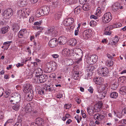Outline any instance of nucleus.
I'll list each match as a JSON object with an SVG mask.
<instances>
[{"label": "nucleus", "mask_w": 126, "mask_h": 126, "mask_svg": "<svg viewBox=\"0 0 126 126\" xmlns=\"http://www.w3.org/2000/svg\"><path fill=\"white\" fill-rule=\"evenodd\" d=\"M98 57L96 55L94 54L90 56H88L86 57V61L89 64H94L97 61Z\"/></svg>", "instance_id": "f257e3e1"}, {"label": "nucleus", "mask_w": 126, "mask_h": 126, "mask_svg": "<svg viewBox=\"0 0 126 126\" xmlns=\"http://www.w3.org/2000/svg\"><path fill=\"white\" fill-rule=\"evenodd\" d=\"M11 98H13L11 99L10 98V101L11 102H14L15 103H17L19 102L21 99V96L18 93L15 92L11 95Z\"/></svg>", "instance_id": "f03ea898"}, {"label": "nucleus", "mask_w": 126, "mask_h": 126, "mask_svg": "<svg viewBox=\"0 0 126 126\" xmlns=\"http://www.w3.org/2000/svg\"><path fill=\"white\" fill-rule=\"evenodd\" d=\"M98 71V73L99 75L100 76H107L109 73L108 69L106 67H102L99 69Z\"/></svg>", "instance_id": "7ed1b4c3"}, {"label": "nucleus", "mask_w": 126, "mask_h": 126, "mask_svg": "<svg viewBox=\"0 0 126 126\" xmlns=\"http://www.w3.org/2000/svg\"><path fill=\"white\" fill-rule=\"evenodd\" d=\"M111 18V13L110 12L107 13L103 16L102 18V21L104 23H108L110 21Z\"/></svg>", "instance_id": "20e7f679"}, {"label": "nucleus", "mask_w": 126, "mask_h": 126, "mask_svg": "<svg viewBox=\"0 0 126 126\" xmlns=\"http://www.w3.org/2000/svg\"><path fill=\"white\" fill-rule=\"evenodd\" d=\"M74 21V19L72 18H68L65 19L63 22L64 25L66 26H69L73 24Z\"/></svg>", "instance_id": "39448f33"}, {"label": "nucleus", "mask_w": 126, "mask_h": 126, "mask_svg": "<svg viewBox=\"0 0 126 126\" xmlns=\"http://www.w3.org/2000/svg\"><path fill=\"white\" fill-rule=\"evenodd\" d=\"M13 11L12 9L9 8L5 10L4 12L3 16L5 18H9L13 14Z\"/></svg>", "instance_id": "423d86ee"}, {"label": "nucleus", "mask_w": 126, "mask_h": 126, "mask_svg": "<svg viewBox=\"0 0 126 126\" xmlns=\"http://www.w3.org/2000/svg\"><path fill=\"white\" fill-rule=\"evenodd\" d=\"M58 42V41L57 39L54 38L49 41V45L51 47H55L57 45Z\"/></svg>", "instance_id": "0eeeda50"}, {"label": "nucleus", "mask_w": 126, "mask_h": 126, "mask_svg": "<svg viewBox=\"0 0 126 126\" xmlns=\"http://www.w3.org/2000/svg\"><path fill=\"white\" fill-rule=\"evenodd\" d=\"M32 87L29 83H26L24 86L23 91L24 93L33 91L32 89Z\"/></svg>", "instance_id": "6e6552de"}, {"label": "nucleus", "mask_w": 126, "mask_h": 126, "mask_svg": "<svg viewBox=\"0 0 126 126\" xmlns=\"http://www.w3.org/2000/svg\"><path fill=\"white\" fill-rule=\"evenodd\" d=\"M25 97L27 101H30L32 100L33 95V91L32 92H29L25 93Z\"/></svg>", "instance_id": "1a4fd4ad"}, {"label": "nucleus", "mask_w": 126, "mask_h": 126, "mask_svg": "<svg viewBox=\"0 0 126 126\" xmlns=\"http://www.w3.org/2000/svg\"><path fill=\"white\" fill-rule=\"evenodd\" d=\"M105 116L104 115L97 113L94 115V119L99 121H102L104 118Z\"/></svg>", "instance_id": "9d476101"}, {"label": "nucleus", "mask_w": 126, "mask_h": 126, "mask_svg": "<svg viewBox=\"0 0 126 126\" xmlns=\"http://www.w3.org/2000/svg\"><path fill=\"white\" fill-rule=\"evenodd\" d=\"M103 103L101 102H99L94 106V109L97 112L99 111L101 109L103 106Z\"/></svg>", "instance_id": "9b49d317"}, {"label": "nucleus", "mask_w": 126, "mask_h": 126, "mask_svg": "<svg viewBox=\"0 0 126 126\" xmlns=\"http://www.w3.org/2000/svg\"><path fill=\"white\" fill-rule=\"evenodd\" d=\"M91 31V30H86L83 32L82 36L84 38L88 39L90 37Z\"/></svg>", "instance_id": "f8f14e48"}, {"label": "nucleus", "mask_w": 126, "mask_h": 126, "mask_svg": "<svg viewBox=\"0 0 126 126\" xmlns=\"http://www.w3.org/2000/svg\"><path fill=\"white\" fill-rule=\"evenodd\" d=\"M24 109L25 111L27 113H30L33 110V109L31 106V104H26Z\"/></svg>", "instance_id": "ddd939ff"}, {"label": "nucleus", "mask_w": 126, "mask_h": 126, "mask_svg": "<svg viewBox=\"0 0 126 126\" xmlns=\"http://www.w3.org/2000/svg\"><path fill=\"white\" fill-rule=\"evenodd\" d=\"M60 45H62L65 44L67 40L66 38L64 36H62L59 37L58 40Z\"/></svg>", "instance_id": "4468645a"}, {"label": "nucleus", "mask_w": 126, "mask_h": 126, "mask_svg": "<svg viewBox=\"0 0 126 126\" xmlns=\"http://www.w3.org/2000/svg\"><path fill=\"white\" fill-rule=\"evenodd\" d=\"M95 83L97 84H100L103 83L104 79L100 77H97L94 79Z\"/></svg>", "instance_id": "2eb2a0df"}, {"label": "nucleus", "mask_w": 126, "mask_h": 126, "mask_svg": "<svg viewBox=\"0 0 126 126\" xmlns=\"http://www.w3.org/2000/svg\"><path fill=\"white\" fill-rule=\"evenodd\" d=\"M39 75V78L40 79L41 83L45 82L47 80V77L46 75Z\"/></svg>", "instance_id": "dca6fc26"}, {"label": "nucleus", "mask_w": 126, "mask_h": 126, "mask_svg": "<svg viewBox=\"0 0 126 126\" xmlns=\"http://www.w3.org/2000/svg\"><path fill=\"white\" fill-rule=\"evenodd\" d=\"M88 113L90 115H92L94 114V107L93 106H90L87 108Z\"/></svg>", "instance_id": "f3484780"}, {"label": "nucleus", "mask_w": 126, "mask_h": 126, "mask_svg": "<svg viewBox=\"0 0 126 126\" xmlns=\"http://www.w3.org/2000/svg\"><path fill=\"white\" fill-rule=\"evenodd\" d=\"M24 10V9H22L18 11L17 13L18 16L20 18L22 16H25V14Z\"/></svg>", "instance_id": "a211bd4d"}, {"label": "nucleus", "mask_w": 126, "mask_h": 126, "mask_svg": "<svg viewBox=\"0 0 126 126\" xmlns=\"http://www.w3.org/2000/svg\"><path fill=\"white\" fill-rule=\"evenodd\" d=\"M111 89L113 90H115L118 87L117 83L115 80H114L111 82Z\"/></svg>", "instance_id": "6ab92c4d"}, {"label": "nucleus", "mask_w": 126, "mask_h": 126, "mask_svg": "<svg viewBox=\"0 0 126 126\" xmlns=\"http://www.w3.org/2000/svg\"><path fill=\"white\" fill-rule=\"evenodd\" d=\"M79 72L78 71H74L72 76V78L75 79H78L79 78Z\"/></svg>", "instance_id": "aec40b11"}, {"label": "nucleus", "mask_w": 126, "mask_h": 126, "mask_svg": "<svg viewBox=\"0 0 126 126\" xmlns=\"http://www.w3.org/2000/svg\"><path fill=\"white\" fill-rule=\"evenodd\" d=\"M41 8L45 15L47 14L48 13L49 11V8L48 7L45 6L42 7Z\"/></svg>", "instance_id": "412c9836"}, {"label": "nucleus", "mask_w": 126, "mask_h": 126, "mask_svg": "<svg viewBox=\"0 0 126 126\" xmlns=\"http://www.w3.org/2000/svg\"><path fill=\"white\" fill-rule=\"evenodd\" d=\"M46 92H51L53 90V87L51 85H47L46 87H44Z\"/></svg>", "instance_id": "4be33fe9"}, {"label": "nucleus", "mask_w": 126, "mask_h": 126, "mask_svg": "<svg viewBox=\"0 0 126 126\" xmlns=\"http://www.w3.org/2000/svg\"><path fill=\"white\" fill-rule=\"evenodd\" d=\"M107 92L106 91H105L103 93H99V95H97L98 97L101 99L104 98L106 95Z\"/></svg>", "instance_id": "5701e85b"}, {"label": "nucleus", "mask_w": 126, "mask_h": 126, "mask_svg": "<svg viewBox=\"0 0 126 126\" xmlns=\"http://www.w3.org/2000/svg\"><path fill=\"white\" fill-rule=\"evenodd\" d=\"M76 51V53L77 54V56L78 55L80 57L82 58L83 55V52L81 49L79 48L76 49L75 50Z\"/></svg>", "instance_id": "b1692460"}, {"label": "nucleus", "mask_w": 126, "mask_h": 126, "mask_svg": "<svg viewBox=\"0 0 126 126\" xmlns=\"http://www.w3.org/2000/svg\"><path fill=\"white\" fill-rule=\"evenodd\" d=\"M62 13L61 12H58L55 14L54 16V18L55 20H58L61 18Z\"/></svg>", "instance_id": "393cba45"}, {"label": "nucleus", "mask_w": 126, "mask_h": 126, "mask_svg": "<svg viewBox=\"0 0 126 126\" xmlns=\"http://www.w3.org/2000/svg\"><path fill=\"white\" fill-rule=\"evenodd\" d=\"M27 32L26 29H22L19 32L18 34L19 37L21 38L22 37L23 35Z\"/></svg>", "instance_id": "a878e982"}, {"label": "nucleus", "mask_w": 126, "mask_h": 126, "mask_svg": "<svg viewBox=\"0 0 126 126\" xmlns=\"http://www.w3.org/2000/svg\"><path fill=\"white\" fill-rule=\"evenodd\" d=\"M12 42V41H7L4 42L3 44L4 47V49H7Z\"/></svg>", "instance_id": "bb28decb"}, {"label": "nucleus", "mask_w": 126, "mask_h": 126, "mask_svg": "<svg viewBox=\"0 0 126 126\" xmlns=\"http://www.w3.org/2000/svg\"><path fill=\"white\" fill-rule=\"evenodd\" d=\"M120 92L122 94H126V87L123 86L121 87L120 89Z\"/></svg>", "instance_id": "cd10ccee"}, {"label": "nucleus", "mask_w": 126, "mask_h": 126, "mask_svg": "<svg viewBox=\"0 0 126 126\" xmlns=\"http://www.w3.org/2000/svg\"><path fill=\"white\" fill-rule=\"evenodd\" d=\"M107 86L108 85L106 84H103L101 85V87L99 89V90H100V92H102L104 91V92L105 91H107L106 88Z\"/></svg>", "instance_id": "c85d7f7f"}, {"label": "nucleus", "mask_w": 126, "mask_h": 126, "mask_svg": "<svg viewBox=\"0 0 126 126\" xmlns=\"http://www.w3.org/2000/svg\"><path fill=\"white\" fill-rule=\"evenodd\" d=\"M19 28L18 25L17 24H14L13 26L12 30L15 32H16L18 31L19 29Z\"/></svg>", "instance_id": "c756f323"}, {"label": "nucleus", "mask_w": 126, "mask_h": 126, "mask_svg": "<svg viewBox=\"0 0 126 126\" xmlns=\"http://www.w3.org/2000/svg\"><path fill=\"white\" fill-rule=\"evenodd\" d=\"M118 96V93L116 92H111L110 95V97L112 98H116Z\"/></svg>", "instance_id": "7c9ffc66"}, {"label": "nucleus", "mask_w": 126, "mask_h": 126, "mask_svg": "<svg viewBox=\"0 0 126 126\" xmlns=\"http://www.w3.org/2000/svg\"><path fill=\"white\" fill-rule=\"evenodd\" d=\"M69 41L70 45H71L72 46H75L77 43V41L74 38H72Z\"/></svg>", "instance_id": "2f4dec72"}, {"label": "nucleus", "mask_w": 126, "mask_h": 126, "mask_svg": "<svg viewBox=\"0 0 126 126\" xmlns=\"http://www.w3.org/2000/svg\"><path fill=\"white\" fill-rule=\"evenodd\" d=\"M8 31V27H5L1 29L0 32L2 34H5Z\"/></svg>", "instance_id": "473e14b6"}, {"label": "nucleus", "mask_w": 126, "mask_h": 126, "mask_svg": "<svg viewBox=\"0 0 126 126\" xmlns=\"http://www.w3.org/2000/svg\"><path fill=\"white\" fill-rule=\"evenodd\" d=\"M46 91L44 87L43 88H41L38 91V93L39 94L43 95L46 93Z\"/></svg>", "instance_id": "72a5a7b5"}, {"label": "nucleus", "mask_w": 126, "mask_h": 126, "mask_svg": "<svg viewBox=\"0 0 126 126\" xmlns=\"http://www.w3.org/2000/svg\"><path fill=\"white\" fill-rule=\"evenodd\" d=\"M20 105L19 104H15L12 107V109L15 110H18L19 109Z\"/></svg>", "instance_id": "f704fd0d"}, {"label": "nucleus", "mask_w": 126, "mask_h": 126, "mask_svg": "<svg viewBox=\"0 0 126 126\" xmlns=\"http://www.w3.org/2000/svg\"><path fill=\"white\" fill-rule=\"evenodd\" d=\"M36 15H42L44 14V13L42 10V8L37 10L36 12Z\"/></svg>", "instance_id": "c9c22d12"}, {"label": "nucleus", "mask_w": 126, "mask_h": 126, "mask_svg": "<svg viewBox=\"0 0 126 126\" xmlns=\"http://www.w3.org/2000/svg\"><path fill=\"white\" fill-rule=\"evenodd\" d=\"M82 8L84 10H88L89 9V6L88 4H84L83 5Z\"/></svg>", "instance_id": "e433bc0d"}, {"label": "nucleus", "mask_w": 126, "mask_h": 126, "mask_svg": "<svg viewBox=\"0 0 126 126\" xmlns=\"http://www.w3.org/2000/svg\"><path fill=\"white\" fill-rule=\"evenodd\" d=\"M35 71L36 74H37V75H38V74H40L42 73L43 72L42 69L41 68L38 67L37 68Z\"/></svg>", "instance_id": "4c0bfd02"}, {"label": "nucleus", "mask_w": 126, "mask_h": 126, "mask_svg": "<svg viewBox=\"0 0 126 126\" xmlns=\"http://www.w3.org/2000/svg\"><path fill=\"white\" fill-rule=\"evenodd\" d=\"M112 43L115 45L116 43H117L119 41V39L118 37L117 36H115V37L112 40Z\"/></svg>", "instance_id": "58836bf2"}, {"label": "nucleus", "mask_w": 126, "mask_h": 126, "mask_svg": "<svg viewBox=\"0 0 126 126\" xmlns=\"http://www.w3.org/2000/svg\"><path fill=\"white\" fill-rule=\"evenodd\" d=\"M39 75L37 76L34 78V79L35 80V82L37 83H41L40 79L39 78Z\"/></svg>", "instance_id": "ea45409f"}, {"label": "nucleus", "mask_w": 126, "mask_h": 126, "mask_svg": "<svg viewBox=\"0 0 126 126\" xmlns=\"http://www.w3.org/2000/svg\"><path fill=\"white\" fill-rule=\"evenodd\" d=\"M68 50L67 49H64L62 51V54L65 56L67 55L68 53Z\"/></svg>", "instance_id": "a19ab883"}, {"label": "nucleus", "mask_w": 126, "mask_h": 126, "mask_svg": "<svg viewBox=\"0 0 126 126\" xmlns=\"http://www.w3.org/2000/svg\"><path fill=\"white\" fill-rule=\"evenodd\" d=\"M54 28L53 27L49 28L47 30V33L49 34L52 33L54 31Z\"/></svg>", "instance_id": "79ce46f5"}, {"label": "nucleus", "mask_w": 126, "mask_h": 126, "mask_svg": "<svg viewBox=\"0 0 126 126\" xmlns=\"http://www.w3.org/2000/svg\"><path fill=\"white\" fill-rule=\"evenodd\" d=\"M63 0L65 3H66L68 4H71L74 3L73 0Z\"/></svg>", "instance_id": "37998d69"}, {"label": "nucleus", "mask_w": 126, "mask_h": 126, "mask_svg": "<svg viewBox=\"0 0 126 126\" xmlns=\"http://www.w3.org/2000/svg\"><path fill=\"white\" fill-rule=\"evenodd\" d=\"M5 93L6 94V95H5V96L6 98H7L11 94V91L9 90H6L5 91Z\"/></svg>", "instance_id": "c03bdc74"}, {"label": "nucleus", "mask_w": 126, "mask_h": 126, "mask_svg": "<svg viewBox=\"0 0 126 126\" xmlns=\"http://www.w3.org/2000/svg\"><path fill=\"white\" fill-rule=\"evenodd\" d=\"M113 62L112 61L110 60H108L106 62V64L109 66H112L113 64Z\"/></svg>", "instance_id": "a18cd8bd"}, {"label": "nucleus", "mask_w": 126, "mask_h": 126, "mask_svg": "<svg viewBox=\"0 0 126 126\" xmlns=\"http://www.w3.org/2000/svg\"><path fill=\"white\" fill-rule=\"evenodd\" d=\"M115 26L114 25H110L107 27L106 29V30H111L113 29V28H115V27H114V26Z\"/></svg>", "instance_id": "49530a36"}, {"label": "nucleus", "mask_w": 126, "mask_h": 126, "mask_svg": "<svg viewBox=\"0 0 126 126\" xmlns=\"http://www.w3.org/2000/svg\"><path fill=\"white\" fill-rule=\"evenodd\" d=\"M42 119L40 118H36V124H41L42 122Z\"/></svg>", "instance_id": "de8ad7c7"}, {"label": "nucleus", "mask_w": 126, "mask_h": 126, "mask_svg": "<svg viewBox=\"0 0 126 126\" xmlns=\"http://www.w3.org/2000/svg\"><path fill=\"white\" fill-rule=\"evenodd\" d=\"M42 22V20H40L39 21L35 22L34 23V25H40L41 23Z\"/></svg>", "instance_id": "09e8293b"}, {"label": "nucleus", "mask_w": 126, "mask_h": 126, "mask_svg": "<svg viewBox=\"0 0 126 126\" xmlns=\"http://www.w3.org/2000/svg\"><path fill=\"white\" fill-rule=\"evenodd\" d=\"M4 92V89L2 88H0V97L2 96Z\"/></svg>", "instance_id": "8fccbe9b"}, {"label": "nucleus", "mask_w": 126, "mask_h": 126, "mask_svg": "<svg viewBox=\"0 0 126 126\" xmlns=\"http://www.w3.org/2000/svg\"><path fill=\"white\" fill-rule=\"evenodd\" d=\"M22 120H19L18 121V122H20V123H16L14 125V126H22L21 124V122Z\"/></svg>", "instance_id": "3c124183"}, {"label": "nucleus", "mask_w": 126, "mask_h": 126, "mask_svg": "<svg viewBox=\"0 0 126 126\" xmlns=\"http://www.w3.org/2000/svg\"><path fill=\"white\" fill-rule=\"evenodd\" d=\"M114 25H115V26H114V27H115V28L120 27H121L122 25V24L120 23H116Z\"/></svg>", "instance_id": "603ef678"}, {"label": "nucleus", "mask_w": 126, "mask_h": 126, "mask_svg": "<svg viewBox=\"0 0 126 126\" xmlns=\"http://www.w3.org/2000/svg\"><path fill=\"white\" fill-rule=\"evenodd\" d=\"M88 0H79V2L80 4H83L86 2Z\"/></svg>", "instance_id": "864d4df0"}, {"label": "nucleus", "mask_w": 126, "mask_h": 126, "mask_svg": "<svg viewBox=\"0 0 126 126\" xmlns=\"http://www.w3.org/2000/svg\"><path fill=\"white\" fill-rule=\"evenodd\" d=\"M112 9L113 11L115 12L117 11L118 9L115 5L113 6L112 7Z\"/></svg>", "instance_id": "5fc2aeb1"}, {"label": "nucleus", "mask_w": 126, "mask_h": 126, "mask_svg": "<svg viewBox=\"0 0 126 126\" xmlns=\"http://www.w3.org/2000/svg\"><path fill=\"white\" fill-rule=\"evenodd\" d=\"M96 22L94 21H91L90 23V25L91 26L96 25Z\"/></svg>", "instance_id": "6e6d98bb"}, {"label": "nucleus", "mask_w": 126, "mask_h": 126, "mask_svg": "<svg viewBox=\"0 0 126 126\" xmlns=\"http://www.w3.org/2000/svg\"><path fill=\"white\" fill-rule=\"evenodd\" d=\"M75 100L76 101L78 104H79L81 102V100L79 99V98L78 97H76L75 98Z\"/></svg>", "instance_id": "4d7b16f0"}, {"label": "nucleus", "mask_w": 126, "mask_h": 126, "mask_svg": "<svg viewBox=\"0 0 126 126\" xmlns=\"http://www.w3.org/2000/svg\"><path fill=\"white\" fill-rule=\"evenodd\" d=\"M71 106V105H69L68 104H66L64 106L65 108L67 109H69Z\"/></svg>", "instance_id": "13d9d810"}, {"label": "nucleus", "mask_w": 126, "mask_h": 126, "mask_svg": "<svg viewBox=\"0 0 126 126\" xmlns=\"http://www.w3.org/2000/svg\"><path fill=\"white\" fill-rule=\"evenodd\" d=\"M88 91L91 93H93V89L92 87L90 86L89 87V88L88 89Z\"/></svg>", "instance_id": "bf43d9fd"}, {"label": "nucleus", "mask_w": 126, "mask_h": 126, "mask_svg": "<svg viewBox=\"0 0 126 126\" xmlns=\"http://www.w3.org/2000/svg\"><path fill=\"white\" fill-rule=\"evenodd\" d=\"M49 64H50L51 66L54 67V66H56V63L54 62H51L49 63Z\"/></svg>", "instance_id": "052dcab7"}, {"label": "nucleus", "mask_w": 126, "mask_h": 126, "mask_svg": "<svg viewBox=\"0 0 126 126\" xmlns=\"http://www.w3.org/2000/svg\"><path fill=\"white\" fill-rule=\"evenodd\" d=\"M56 75L54 73H52L50 74L49 77L51 78H55Z\"/></svg>", "instance_id": "680f3d73"}, {"label": "nucleus", "mask_w": 126, "mask_h": 126, "mask_svg": "<svg viewBox=\"0 0 126 126\" xmlns=\"http://www.w3.org/2000/svg\"><path fill=\"white\" fill-rule=\"evenodd\" d=\"M63 97V94H61L59 93L57 95H56V98H62Z\"/></svg>", "instance_id": "e2e57ef3"}, {"label": "nucleus", "mask_w": 126, "mask_h": 126, "mask_svg": "<svg viewBox=\"0 0 126 126\" xmlns=\"http://www.w3.org/2000/svg\"><path fill=\"white\" fill-rule=\"evenodd\" d=\"M13 121V119H10L8 120L5 124L4 125V126H5L8 123H10L11 122H12Z\"/></svg>", "instance_id": "0e129e2a"}, {"label": "nucleus", "mask_w": 126, "mask_h": 126, "mask_svg": "<svg viewBox=\"0 0 126 126\" xmlns=\"http://www.w3.org/2000/svg\"><path fill=\"white\" fill-rule=\"evenodd\" d=\"M100 8L99 7H98L96 10V13L98 14H100L101 13V12L100 11Z\"/></svg>", "instance_id": "69168bd1"}, {"label": "nucleus", "mask_w": 126, "mask_h": 126, "mask_svg": "<svg viewBox=\"0 0 126 126\" xmlns=\"http://www.w3.org/2000/svg\"><path fill=\"white\" fill-rule=\"evenodd\" d=\"M88 68L89 71L92 72L95 69L94 67L93 66H91V67H89Z\"/></svg>", "instance_id": "338daca9"}, {"label": "nucleus", "mask_w": 126, "mask_h": 126, "mask_svg": "<svg viewBox=\"0 0 126 126\" xmlns=\"http://www.w3.org/2000/svg\"><path fill=\"white\" fill-rule=\"evenodd\" d=\"M75 119L77 120L78 122V123H79L80 122V121H79V115H77L75 117Z\"/></svg>", "instance_id": "774afa93"}]
</instances>
